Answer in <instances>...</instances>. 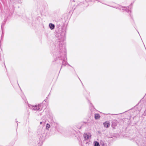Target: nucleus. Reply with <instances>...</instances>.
<instances>
[{
  "mask_svg": "<svg viewBox=\"0 0 146 146\" xmlns=\"http://www.w3.org/2000/svg\"><path fill=\"white\" fill-rule=\"evenodd\" d=\"M144 115H146V110L144 112Z\"/></svg>",
  "mask_w": 146,
  "mask_h": 146,
  "instance_id": "obj_8",
  "label": "nucleus"
},
{
  "mask_svg": "<svg viewBox=\"0 0 146 146\" xmlns=\"http://www.w3.org/2000/svg\"><path fill=\"white\" fill-rule=\"evenodd\" d=\"M40 105H39L35 106H32V108L35 110H39L40 109Z\"/></svg>",
  "mask_w": 146,
  "mask_h": 146,
  "instance_id": "obj_2",
  "label": "nucleus"
},
{
  "mask_svg": "<svg viewBox=\"0 0 146 146\" xmlns=\"http://www.w3.org/2000/svg\"><path fill=\"white\" fill-rule=\"evenodd\" d=\"M100 116L99 114H96L95 115V117L96 119H98L99 118Z\"/></svg>",
  "mask_w": 146,
  "mask_h": 146,
  "instance_id": "obj_5",
  "label": "nucleus"
},
{
  "mask_svg": "<svg viewBox=\"0 0 146 146\" xmlns=\"http://www.w3.org/2000/svg\"><path fill=\"white\" fill-rule=\"evenodd\" d=\"M50 124L48 123H47L46 125V128L47 130H48L49 128L50 127Z\"/></svg>",
  "mask_w": 146,
  "mask_h": 146,
  "instance_id": "obj_6",
  "label": "nucleus"
},
{
  "mask_svg": "<svg viewBox=\"0 0 146 146\" xmlns=\"http://www.w3.org/2000/svg\"><path fill=\"white\" fill-rule=\"evenodd\" d=\"M94 146H100L99 143L97 142H96Z\"/></svg>",
  "mask_w": 146,
  "mask_h": 146,
  "instance_id": "obj_7",
  "label": "nucleus"
},
{
  "mask_svg": "<svg viewBox=\"0 0 146 146\" xmlns=\"http://www.w3.org/2000/svg\"><path fill=\"white\" fill-rule=\"evenodd\" d=\"M42 122H40V124H42Z\"/></svg>",
  "mask_w": 146,
  "mask_h": 146,
  "instance_id": "obj_9",
  "label": "nucleus"
},
{
  "mask_svg": "<svg viewBox=\"0 0 146 146\" xmlns=\"http://www.w3.org/2000/svg\"><path fill=\"white\" fill-rule=\"evenodd\" d=\"M91 134L90 133H84V138L86 139H88L91 138Z\"/></svg>",
  "mask_w": 146,
  "mask_h": 146,
  "instance_id": "obj_1",
  "label": "nucleus"
},
{
  "mask_svg": "<svg viewBox=\"0 0 146 146\" xmlns=\"http://www.w3.org/2000/svg\"><path fill=\"white\" fill-rule=\"evenodd\" d=\"M104 125L105 127L108 128L110 126V123L109 121H106L104 123Z\"/></svg>",
  "mask_w": 146,
  "mask_h": 146,
  "instance_id": "obj_3",
  "label": "nucleus"
},
{
  "mask_svg": "<svg viewBox=\"0 0 146 146\" xmlns=\"http://www.w3.org/2000/svg\"><path fill=\"white\" fill-rule=\"evenodd\" d=\"M49 27L51 30L53 29L54 27V25L52 23H50L49 24Z\"/></svg>",
  "mask_w": 146,
  "mask_h": 146,
  "instance_id": "obj_4",
  "label": "nucleus"
}]
</instances>
